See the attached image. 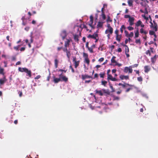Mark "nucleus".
I'll return each instance as SVG.
<instances>
[{
    "label": "nucleus",
    "instance_id": "4468645a",
    "mask_svg": "<svg viewBox=\"0 0 158 158\" xmlns=\"http://www.w3.org/2000/svg\"><path fill=\"white\" fill-rule=\"evenodd\" d=\"M60 78V79H61L62 80L61 81H63L65 82H67L68 81V78L65 76H63Z\"/></svg>",
    "mask_w": 158,
    "mask_h": 158
},
{
    "label": "nucleus",
    "instance_id": "052dcab7",
    "mask_svg": "<svg viewBox=\"0 0 158 158\" xmlns=\"http://www.w3.org/2000/svg\"><path fill=\"white\" fill-rule=\"evenodd\" d=\"M100 77L101 78H103L104 76V74L103 73H100Z\"/></svg>",
    "mask_w": 158,
    "mask_h": 158
},
{
    "label": "nucleus",
    "instance_id": "e433bc0d",
    "mask_svg": "<svg viewBox=\"0 0 158 158\" xmlns=\"http://www.w3.org/2000/svg\"><path fill=\"white\" fill-rule=\"evenodd\" d=\"M138 65V64H135L133 65L130 66V68H131L132 69V68L136 67H137Z\"/></svg>",
    "mask_w": 158,
    "mask_h": 158
},
{
    "label": "nucleus",
    "instance_id": "7ed1b4c3",
    "mask_svg": "<svg viewBox=\"0 0 158 158\" xmlns=\"http://www.w3.org/2000/svg\"><path fill=\"white\" fill-rule=\"evenodd\" d=\"M76 57H73V61L74 62L75 68H76L78 66L79 64V61H77Z\"/></svg>",
    "mask_w": 158,
    "mask_h": 158
},
{
    "label": "nucleus",
    "instance_id": "13d9d810",
    "mask_svg": "<svg viewBox=\"0 0 158 158\" xmlns=\"http://www.w3.org/2000/svg\"><path fill=\"white\" fill-rule=\"evenodd\" d=\"M25 49V47H22L20 49V51L21 52L24 51Z\"/></svg>",
    "mask_w": 158,
    "mask_h": 158
},
{
    "label": "nucleus",
    "instance_id": "2eb2a0df",
    "mask_svg": "<svg viewBox=\"0 0 158 158\" xmlns=\"http://www.w3.org/2000/svg\"><path fill=\"white\" fill-rule=\"evenodd\" d=\"M95 92L96 94H98L100 96H102L103 95V93L102 90H98L96 89L95 90Z\"/></svg>",
    "mask_w": 158,
    "mask_h": 158
},
{
    "label": "nucleus",
    "instance_id": "f3484780",
    "mask_svg": "<svg viewBox=\"0 0 158 158\" xmlns=\"http://www.w3.org/2000/svg\"><path fill=\"white\" fill-rule=\"evenodd\" d=\"M156 60V56L155 55L153 57L151 58V61L152 63H154L155 62Z\"/></svg>",
    "mask_w": 158,
    "mask_h": 158
},
{
    "label": "nucleus",
    "instance_id": "774afa93",
    "mask_svg": "<svg viewBox=\"0 0 158 158\" xmlns=\"http://www.w3.org/2000/svg\"><path fill=\"white\" fill-rule=\"evenodd\" d=\"M122 51V49L121 48H119L118 49V52H121Z\"/></svg>",
    "mask_w": 158,
    "mask_h": 158
},
{
    "label": "nucleus",
    "instance_id": "5701e85b",
    "mask_svg": "<svg viewBox=\"0 0 158 158\" xmlns=\"http://www.w3.org/2000/svg\"><path fill=\"white\" fill-rule=\"evenodd\" d=\"M74 38L75 41L78 42L79 41V36L78 35H74Z\"/></svg>",
    "mask_w": 158,
    "mask_h": 158
},
{
    "label": "nucleus",
    "instance_id": "603ef678",
    "mask_svg": "<svg viewBox=\"0 0 158 158\" xmlns=\"http://www.w3.org/2000/svg\"><path fill=\"white\" fill-rule=\"evenodd\" d=\"M69 68L70 69H71L72 70V73H74L75 72L74 70L73 69V68L72 65H70L69 66Z\"/></svg>",
    "mask_w": 158,
    "mask_h": 158
},
{
    "label": "nucleus",
    "instance_id": "a18cd8bd",
    "mask_svg": "<svg viewBox=\"0 0 158 158\" xmlns=\"http://www.w3.org/2000/svg\"><path fill=\"white\" fill-rule=\"evenodd\" d=\"M135 42L136 44H141L140 40L139 39L136 40Z\"/></svg>",
    "mask_w": 158,
    "mask_h": 158
},
{
    "label": "nucleus",
    "instance_id": "ddd939ff",
    "mask_svg": "<svg viewBox=\"0 0 158 158\" xmlns=\"http://www.w3.org/2000/svg\"><path fill=\"white\" fill-rule=\"evenodd\" d=\"M90 20L89 23V26H91V25H92L93 23V17L92 15L90 16Z\"/></svg>",
    "mask_w": 158,
    "mask_h": 158
},
{
    "label": "nucleus",
    "instance_id": "79ce46f5",
    "mask_svg": "<svg viewBox=\"0 0 158 158\" xmlns=\"http://www.w3.org/2000/svg\"><path fill=\"white\" fill-rule=\"evenodd\" d=\"M20 47V45H19L16 46H15L14 47V49L16 51H18L19 50V48Z\"/></svg>",
    "mask_w": 158,
    "mask_h": 158
},
{
    "label": "nucleus",
    "instance_id": "aec40b11",
    "mask_svg": "<svg viewBox=\"0 0 158 158\" xmlns=\"http://www.w3.org/2000/svg\"><path fill=\"white\" fill-rule=\"evenodd\" d=\"M124 47H125V53L129 52V49L128 46L126 45H123Z\"/></svg>",
    "mask_w": 158,
    "mask_h": 158
},
{
    "label": "nucleus",
    "instance_id": "09e8293b",
    "mask_svg": "<svg viewBox=\"0 0 158 158\" xmlns=\"http://www.w3.org/2000/svg\"><path fill=\"white\" fill-rule=\"evenodd\" d=\"M127 29L129 31H132L134 29V28L131 26H129L127 27Z\"/></svg>",
    "mask_w": 158,
    "mask_h": 158
},
{
    "label": "nucleus",
    "instance_id": "6e6552de",
    "mask_svg": "<svg viewBox=\"0 0 158 158\" xmlns=\"http://www.w3.org/2000/svg\"><path fill=\"white\" fill-rule=\"evenodd\" d=\"M134 18L131 17L129 19L128 22L129 23V24L130 26H132L134 24Z\"/></svg>",
    "mask_w": 158,
    "mask_h": 158
},
{
    "label": "nucleus",
    "instance_id": "8fccbe9b",
    "mask_svg": "<svg viewBox=\"0 0 158 158\" xmlns=\"http://www.w3.org/2000/svg\"><path fill=\"white\" fill-rule=\"evenodd\" d=\"M58 71L61 72L62 73H63V72H64V73H65L67 71V70H64L62 69H59L58 70Z\"/></svg>",
    "mask_w": 158,
    "mask_h": 158
},
{
    "label": "nucleus",
    "instance_id": "dca6fc26",
    "mask_svg": "<svg viewBox=\"0 0 158 158\" xmlns=\"http://www.w3.org/2000/svg\"><path fill=\"white\" fill-rule=\"evenodd\" d=\"M144 72L145 73H147L150 70V68L149 66H145L144 67Z\"/></svg>",
    "mask_w": 158,
    "mask_h": 158
},
{
    "label": "nucleus",
    "instance_id": "c03bdc74",
    "mask_svg": "<svg viewBox=\"0 0 158 158\" xmlns=\"http://www.w3.org/2000/svg\"><path fill=\"white\" fill-rule=\"evenodd\" d=\"M88 49L90 53H93V48H92L89 47V48H88Z\"/></svg>",
    "mask_w": 158,
    "mask_h": 158
},
{
    "label": "nucleus",
    "instance_id": "423d86ee",
    "mask_svg": "<svg viewBox=\"0 0 158 158\" xmlns=\"http://www.w3.org/2000/svg\"><path fill=\"white\" fill-rule=\"evenodd\" d=\"M119 78L122 80H123L124 79L126 80L129 79V76H128L121 75L119 76Z\"/></svg>",
    "mask_w": 158,
    "mask_h": 158
},
{
    "label": "nucleus",
    "instance_id": "bf43d9fd",
    "mask_svg": "<svg viewBox=\"0 0 158 158\" xmlns=\"http://www.w3.org/2000/svg\"><path fill=\"white\" fill-rule=\"evenodd\" d=\"M41 76H40V75H38V76H37L35 78V79H39L40 77Z\"/></svg>",
    "mask_w": 158,
    "mask_h": 158
},
{
    "label": "nucleus",
    "instance_id": "9b49d317",
    "mask_svg": "<svg viewBox=\"0 0 158 158\" xmlns=\"http://www.w3.org/2000/svg\"><path fill=\"white\" fill-rule=\"evenodd\" d=\"M53 81L55 83H58L60 81H61L60 78V77L59 78H56L55 77H53Z\"/></svg>",
    "mask_w": 158,
    "mask_h": 158
},
{
    "label": "nucleus",
    "instance_id": "f257e3e1",
    "mask_svg": "<svg viewBox=\"0 0 158 158\" xmlns=\"http://www.w3.org/2000/svg\"><path fill=\"white\" fill-rule=\"evenodd\" d=\"M19 71L21 72H24L27 73L26 75L28 76L29 77H31V70L26 68H21L19 67L18 69Z\"/></svg>",
    "mask_w": 158,
    "mask_h": 158
},
{
    "label": "nucleus",
    "instance_id": "864d4df0",
    "mask_svg": "<svg viewBox=\"0 0 158 158\" xmlns=\"http://www.w3.org/2000/svg\"><path fill=\"white\" fill-rule=\"evenodd\" d=\"M134 33L133 32H131L128 35V37H132L133 36Z\"/></svg>",
    "mask_w": 158,
    "mask_h": 158
},
{
    "label": "nucleus",
    "instance_id": "0e129e2a",
    "mask_svg": "<svg viewBox=\"0 0 158 158\" xmlns=\"http://www.w3.org/2000/svg\"><path fill=\"white\" fill-rule=\"evenodd\" d=\"M104 58L103 57L100 58L99 60V61L100 62H102L104 60Z\"/></svg>",
    "mask_w": 158,
    "mask_h": 158
},
{
    "label": "nucleus",
    "instance_id": "c756f323",
    "mask_svg": "<svg viewBox=\"0 0 158 158\" xmlns=\"http://www.w3.org/2000/svg\"><path fill=\"white\" fill-rule=\"evenodd\" d=\"M153 22L154 23V27L153 28H154L155 31H157V25L156 23L154 21H153Z\"/></svg>",
    "mask_w": 158,
    "mask_h": 158
},
{
    "label": "nucleus",
    "instance_id": "393cba45",
    "mask_svg": "<svg viewBox=\"0 0 158 158\" xmlns=\"http://www.w3.org/2000/svg\"><path fill=\"white\" fill-rule=\"evenodd\" d=\"M142 23V22L140 20L138 21L136 23H135V25L136 26L138 27L140 26Z\"/></svg>",
    "mask_w": 158,
    "mask_h": 158
},
{
    "label": "nucleus",
    "instance_id": "0eeeda50",
    "mask_svg": "<svg viewBox=\"0 0 158 158\" xmlns=\"http://www.w3.org/2000/svg\"><path fill=\"white\" fill-rule=\"evenodd\" d=\"M7 81L6 78V76H4L2 79H0V84L1 85L3 84Z\"/></svg>",
    "mask_w": 158,
    "mask_h": 158
},
{
    "label": "nucleus",
    "instance_id": "e2e57ef3",
    "mask_svg": "<svg viewBox=\"0 0 158 158\" xmlns=\"http://www.w3.org/2000/svg\"><path fill=\"white\" fill-rule=\"evenodd\" d=\"M98 74L97 73H95L94 75V79L96 78H98Z\"/></svg>",
    "mask_w": 158,
    "mask_h": 158
},
{
    "label": "nucleus",
    "instance_id": "58836bf2",
    "mask_svg": "<svg viewBox=\"0 0 158 158\" xmlns=\"http://www.w3.org/2000/svg\"><path fill=\"white\" fill-rule=\"evenodd\" d=\"M132 87H130L127 88L126 89V90L125 91V92H129L130 90H131V89H132Z\"/></svg>",
    "mask_w": 158,
    "mask_h": 158
},
{
    "label": "nucleus",
    "instance_id": "1a4fd4ad",
    "mask_svg": "<svg viewBox=\"0 0 158 158\" xmlns=\"http://www.w3.org/2000/svg\"><path fill=\"white\" fill-rule=\"evenodd\" d=\"M107 27L109 29V33L110 34H111L113 32V29L110 26V24H108L107 25Z\"/></svg>",
    "mask_w": 158,
    "mask_h": 158
},
{
    "label": "nucleus",
    "instance_id": "412c9836",
    "mask_svg": "<svg viewBox=\"0 0 158 158\" xmlns=\"http://www.w3.org/2000/svg\"><path fill=\"white\" fill-rule=\"evenodd\" d=\"M140 31L141 33H144V34L146 35L148 33V32L147 31H144V29L143 28H141L140 29Z\"/></svg>",
    "mask_w": 158,
    "mask_h": 158
},
{
    "label": "nucleus",
    "instance_id": "cd10ccee",
    "mask_svg": "<svg viewBox=\"0 0 158 158\" xmlns=\"http://www.w3.org/2000/svg\"><path fill=\"white\" fill-rule=\"evenodd\" d=\"M84 62L86 63L88 65H89V64L90 61L88 58H87L85 59Z\"/></svg>",
    "mask_w": 158,
    "mask_h": 158
},
{
    "label": "nucleus",
    "instance_id": "6e6d98bb",
    "mask_svg": "<svg viewBox=\"0 0 158 158\" xmlns=\"http://www.w3.org/2000/svg\"><path fill=\"white\" fill-rule=\"evenodd\" d=\"M124 32L126 36L127 37H128V32L127 31L125 30L124 31Z\"/></svg>",
    "mask_w": 158,
    "mask_h": 158
},
{
    "label": "nucleus",
    "instance_id": "4d7b16f0",
    "mask_svg": "<svg viewBox=\"0 0 158 158\" xmlns=\"http://www.w3.org/2000/svg\"><path fill=\"white\" fill-rule=\"evenodd\" d=\"M131 16H130V15H125V16H124V18H129H129H131Z\"/></svg>",
    "mask_w": 158,
    "mask_h": 158
},
{
    "label": "nucleus",
    "instance_id": "473e14b6",
    "mask_svg": "<svg viewBox=\"0 0 158 158\" xmlns=\"http://www.w3.org/2000/svg\"><path fill=\"white\" fill-rule=\"evenodd\" d=\"M112 20L111 19H110V17L108 16L107 17V19L106 20L107 22H112Z\"/></svg>",
    "mask_w": 158,
    "mask_h": 158
},
{
    "label": "nucleus",
    "instance_id": "4c0bfd02",
    "mask_svg": "<svg viewBox=\"0 0 158 158\" xmlns=\"http://www.w3.org/2000/svg\"><path fill=\"white\" fill-rule=\"evenodd\" d=\"M146 53L147 55H149V56L151 55V52L149 50H148L146 51Z\"/></svg>",
    "mask_w": 158,
    "mask_h": 158
},
{
    "label": "nucleus",
    "instance_id": "6ab92c4d",
    "mask_svg": "<svg viewBox=\"0 0 158 158\" xmlns=\"http://www.w3.org/2000/svg\"><path fill=\"white\" fill-rule=\"evenodd\" d=\"M70 43V40H67V41L65 42L64 43V47H67L69 45Z\"/></svg>",
    "mask_w": 158,
    "mask_h": 158
},
{
    "label": "nucleus",
    "instance_id": "bb28decb",
    "mask_svg": "<svg viewBox=\"0 0 158 158\" xmlns=\"http://www.w3.org/2000/svg\"><path fill=\"white\" fill-rule=\"evenodd\" d=\"M66 54L67 56L69 59H70L71 54L70 51H69L67 52H66Z\"/></svg>",
    "mask_w": 158,
    "mask_h": 158
},
{
    "label": "nucleus",
    "instance_id": "72a5a7b5",
    "mask_svg": "<svg viewBox=\"0 0 158 158\" xmlns=\"http://www.w3.org/2000/svg\"><path fill=\"white\" fill-rule=\"evenodd\" d=\"M107 79L108 80H111V79H112V78L113 77L112 76L110 75V74H108V75H107Z\"/></svg>",
    "mask_w": 158,
    "mask_h": 158
},
{
    "label": "nucleus",
    "instance_id": "c9c22d12",
    "mask_svg": "<svg viewBox=\"0 0 158 158\" xmlns=\"http://www.w3.org/2000/svg\"><path fill=\"white\" fill-rule=\"evenodd\" d=\"M83 57H84L85 59V58H88V55L85 53H84V52L83 53Z\"/></svg>",
    "mask_w": 158,
    "mask_h": 158
},
{
    "label": "nucleus",
    "instance_id": "a878e982",
    "mask_svg": "<svg viewBox=\"0 0 158 158\" xmlns=\"http://www.w3.org/2000/svg\"><path fill=\"white\" fill-rule=\"evenodd\" d=\"M121 36L119 35H116V40L118 42H119L120 41Z\"/></svg>",
    "mask_w": 158,
    "mask_h": 158
},
{
    "label": "nucleus",
    "instance_id": "5fc2aeb1",
    "mask_svg": "<svg viewBox=\"0 0 158 158\" xmlns=\"http://www.w3.org/2000/svg\"><path fill=\"white\" fill-rule=\"evenodd\" d=\"M110 88H111V89L112 90V91H111V92H114L115 91V90H114V89L113 88V87L112 86V85H110Z\"/></svg>",
    "mask_w": 158,
    "mask_h": 158
},
{
    "label": "nucleus",
    "instance_id": "2f4dec72",
    "mask_svg": "<svg viewBox=\"0 0 158 158\" xmlns=\"http://www.w3.org/2000/svg\"><path fill=\"white\" fill-rule=\"evenodd\" d=\"M63 33L64 34V35L62 36V39L64 40L66 37V32L65 31H63Z\"/></svg>",
    "mask_w": 158,
    "mask_h": 158
},
{
    "label": "nucleus",
    "instance_id": "de8ad7c7",
    "mask_svg": "<svg viewBox=\"0 0 158 158\" xmlns=\"http://www.w3.org/2000/svg\"><path fill=\"white\" fill-rule=\"evenodd\" d=\"M67 48V47H64V48H63V50L64 52H66L69 51L68 50Z\"/></svg>",
    "mask_w": 158,
    "mask_h": 158
},
{
    "label": "nucleus",
    "instance_id": "c85d7f7f",
    "mask_svg": "<svg viewBox=\"0 0 158 158\" xmlns=\"http://www.w3.org/2000/svg\"><path fill=\"white\" fill-rule=\"evenodd\" d=\"M133 2L132 0H129L128 1V4L129 6H132Z\"/></svg>",
    "mask_w": 158,
    "mask_h": 158
},
{
    "label": "nucleus",
    "instance_id": "b1692460",
    "mask_svg": "<svg viewBox=\"0 0 158 158\" xmlns=\"http://www.w3.org/2000/svg\"><path fill=\"white\" fill-rule=\"evenodd\" d=\"M116 58V57L115 56H113L111 60V63H115V64L117 62L115 60V59Z\"/></svg>",
    "mask_w": 158,
    "mask_h": 158
},
{
    "label": "nucleus",
    "instance_id": "338daca9",
    "mask_svg": "<svg viewBox=\"0 0 158 158\" xmlns=\"http://www.w3.org/2000/svg\"><path fill=\"white\" fill-rule=\"evenodd\" d=\"M30 27H26L25 28V30L28 31Z\"/></svg>",
    "mask_w": 158,
    "mask_h": 158
},
{
    "label": "nucleus",
    "instance_id": "4be33fe9",
    "mask_svg": "<svg viewBox=\"0 0 158 158\" xmlns=\"http://www.w3.org/2000/svg\"><path fill=\"white\" fill-rule=\"evenodd\" d=\"M102 91L104 93L108 95H110V92L108 89L106 90L105 89H102Z\"/></svg>",
    "mask_w": 158,
    "mask_h": 158
},
{
    "label": "nucleus",
    "instance_id": "ea45409f",
    "mask_svg": "<svg viewBox=\"0 0 158 158\" xmlns=\"http://www.w3.org/2000/svg\"><path fill=\"white\" fill-rule=\"evenodd\" d=\"M30 37H31V39H30L31 43H32L33 42V37H32V32H31V34L30 35Z\"/></svg>",
    "mask_w": 158,
    "mask_h": 158
},
{
    "label": "nucleus",
    "instance_id": "3c124183",
    "mask_svg": "<svg viewBox=\"0 0 158 158\" xmlns=\"http://www.w3.org/2000/svg\"><path fill=\"white\" fill-rule=\"evenodd\" d=\"M107 82L106 81H102V84L104 86H105L107 84Z\"/></svg>",
    "mask_w": 158,
    "mask_h": 158
},
{
    "label": "nucleus",
    "instance_id": "f704fd0d",
    "mask_svg": "<svg viewBox=\"0 0 158 158\" xmlns=\"http://www.w3.org/2000/svg\"><path fill=\"white\" fill-rule=\"evenodd\" d=\"M119 99V98L118 96H114L113 97V100H118Z\"/></svg>",
    "mask_w": 158,
    "mask_h": 158
},
{
    "label": "nucleus",
    "instance_id": "f03ea898",
    "mask_svg": "<svg viewBox=\"0 0 158 158\" xmlns=\"http://www.w3.org/2000/svg\"><path fill=\"white\" fill-rule=\"evenodd\" d=\"M133 70L131 68L127 67H126L124 68L123 71L124 73H127L128 72L129 73H131L132 72Z\"/></svg>",
    "mask_w": 158,
    "mask_h": 158
},
{
    "label": "nucleus",
    "instance_id": "680f3d73",
    "mask_svg": "<svg viewBox=\"0 0 158 158\" xmlns=\"http://www.w3.org/2000/svg\"><path fill=\"white\" fill-rule=\"evenodd\" d=\"M112 81H117V79L115 77H112L111 80Z\"/></svg>",
    "mask_w": 158,
    "mask_h": 158
},
{
    "label": "nucleus",
    "instance_id": "a211bd4d",
    "mask_svg": "<svg viewBox=\"0 0 158 158\" xmlns=\"http://www.w3.org/2000/svg\"><path fill=\"white\" fill-rule=\"evenodd\" d=\"M58 62L59 61L57 59V58L55 59L54 60V64L56 68L58 67Z\"/></svg>",
    "mask_w": 158,
    "mask_h": 158
},
{
    "label": "nucleus",
    "instance_id": "49530a36",
    "mask_svg": "<svg viewBox=\"0 0 158 158\" xmlns=\"http://www.w3.org/2000/svg\"><path fill=\"white\" fill-rule=\"evenodd\" d=\"M137 80L139 81H143V79L141 77H139L137 78Z\"/></svg>",
    "mask_w": 158,
    "mask_h": 158
},
{
    "label": "nucleus",
    "instance_id": "a19ab883",
    "mask_svg": "<svg viewBox=\"0 0 158 158\" xmlns=\"http://www.w3.org/2000/svg\"><path fill=\"white\" fill-rule=\"evenodd\" d=\"M101 15L102 18V19L103 20L105 19H106V16L104 14V13H102Z\"/></svg>",
    "mask_w": 158,
    "mask_h": 158
},
{
    "label": "nucleus",
    "instance_id": "9d476101",
    "mask_svg": "<svg viewBox=\"0 0 158 158\" xmlns=\"http://www.w3.org/2000/svg\"><path fill=\"white\" fill-rule=\"evenodd\" d=\"M122 87L123 88H126V87L127 86H129L130 87H133L134 86V85H130L128 83H125L124 84H123L122 85Z\"/></svg>",
    "mask_w": 158,
    "mask_h": 158
},
{
    "label": "nucleus",
    "instance_id": "20e7f679",
    "mask_svg": "<svg viewBox=\"0 0 158 158\" xmlns=\"http://www.w3.org/2000/svg\"><path fill=\"white\" fill-rule=\"evenodd\" d=\"M98 37V34L97 33L95 34V35H91L89 34L87 36L88 38H91L94 39H96V38Z\"/></svg>",
    "mask_w": 158,
    "mask_h": 158
},
{
    "label": "nucleus",
    "instance_id": "37998d69",
    "mask_svg": "<svg viewBox=\"0 0 158 158\" xmlns=\"http://www.w3.org/2000/svg\"><path fill=\"white\" fill-rule=\"evenodd\" d=\"M149 33L151 35H153L155 34V32L153 31L150 30L149 31Z\"/></svg>",
    "mask_w": 158,
    "mask_h": 158
},
{
    "label": "nucleus",
    "instance_id": "39448f33",
    "mask_svg": "<svg viewBox=\"0 0 158 158\" xmlns=\"http://www.w3.org/2000/svg\"><path fill=\"white\" fill-rule=\"evenodd\" d=\"M81 78L83 80H84L86 78H92V77L91 76H90L88 75H87L85 74L84 75H81Z\"/></svg>",
    "mask_w": 158,
    "mask_h": 158
},
{
    "label": "nucleus",
    "instance_id": "f8f14e48",
    "mask_svg": "<svg viewBox=\"0 0 158 158\" xmlns=\"http://www.w3.org/2000/svg\"><path fill=\"white\" fill-rule=\"evenodd\" d=\"M104 22H101L99 21L98 22V24L97 25V28H101L103 26V24L104 23Z\"/></svg>",
    "mask_w": 158,
    "mask_h": 158
},
{
    "label": "nucleus",
    "instance_id": "7c9ffc66",
    "mask_svg": "<svg viewBox=\"0 0 158 158\" xmlns=\"http://www.w3.org/2000/svg\"><path fill=\"white\" fill-rule=\"evenodd\" d=\"M139 35V30L137 29L136 32L135 33V38H137L138 37Z\"/></svg>",
    "mask_w": 158,
    "mask_h": 158
},
{
    "label": "nucleus",
    "instance_id": "69168bd1",
    "mask_svg": "<svg viewBox=\"0 0 158 158\" xmlns=\"http://www.w3.org/2000/svg\"><path fill=\"white\" fill-rule=\"evenodd\" d=\"M118 30H117V29L115 31V33L116 34V35H118Z\"/></svg>",
    "mask_w": 158,
    "mask_h": 158
}]
</instances>
